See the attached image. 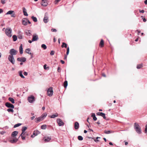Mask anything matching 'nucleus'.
Instances as JSON below:
<instances>
[{
  "instance_id": "4468645a",
  "label": "nucleus",
  "mask_w": 147,
  "mask_h": 147,
  "mask_svg": "<svg viewBox=\"0 0 147 147\" xmlns=\"http://www.w3.org/2000/svg\"><path fill=\"white\" fill-rule=\"evenodd\" d=\"M38 36L37 35H33L32 38V41H37L38 40Z\"/></svg>"
},
{
  "instance_id": "7ed1b4c3",
  "label": "nucleus",
  "mask_w": 147,
  "mask_h": 147,
  "mask_svg": "<svg viewBox=\"0 0 147 147\" xmlns=\"http://www.w3.org/2000/svg\"><path fill=\"white\" fill-rule=\"evenodd\" d=\"M27 127H24L22 128V133L20 135V136H21L22 140H24L25 138V131L27 129Z\"/></svg>"
},
{
  "instance_id": "a18cd8bd",
  "label": "nucleus",
  "mask_w": 147,
  "mask_h": 147,
  "mask_svg": "<svg viewBox=\"0 0 147 147\" xmlns=\"http://www.w3.org/2000/svg\"><path fill=\"white\" fill-rule=\"evenodd\" d=\"M1 3L3 4L5 3V0H1Z\"/></svg>"
},
{
  "instance_id": "39448f33",
  "label": "nucleus",
  "mask_w": 147,
  "mask_h": 147,
  "mask_svg": "<svg viewBox=\"0 0 147 147\" xmlns=\"http://www.w3.org/2000/svg\"><path fill=\"white\" fill-rule=\"evenodd\" d=\"M53 94V88L50 87L48 88L47 90V95L49 96H51Z\"/></svg>"
},
{
  "instance_id": "de8ad7c7",
  "label": "nucleus",
  "mask_w": 147,
  "mask_h": 147,
  "mask_svg": "<svg viewBox=\"0 0 147 147\" xmlns=\"http://www.w3.org/2000/svg\"><path fill=\"white\" fill-rule=\"evenodd\" d=\"M145 133H147V125H146L145 126Z\"/></svg>"
},
{
  "instance_id": "79ce46f5",
  "label": "nucleus",
  "mask_w": 147,
  "mask_h": 147,
  "mask_svg": "<svg viewBox=\"0 0 147 147\" xmlns=\"http://www.w3.org/2000/svg\"><path fill=\"white\" fill-rule=\"evenodd\" d=\"M7 111H8L9 112H13V110L12 109H7Z\"/></svg>"
},
{
  "instance_id": "cd10ccee",
  "label": "nucleus",
  "mask_w": 147,
  "mask_h": 147,
  "mask_svg": "<svg viewBox=\"0 0 147 147\" xmlns=\"http://www.w3.org/2000/svg\"><path fill=\"white\" fill-rule=\"evenodd\" d=\"M113 131H106V130H105L104 131V133L105 134H110V133H113Z\"/></svg>"
},
{
  "instance_id": "7c9ffc66",
  "label": "nucleus",
  "mask_w": 147,
  "mask_h": 147,
  "mask_svg": "<svg viewBox=\"0 0 147 147\" xmlns=\"http://www.w3.org/2000/svg\"><path fill=\"white\" fill-rule=\"evenodd\" d=\"M23 12L24 13V15L25 16H28V14H27V12L26 11V10L25 8H23Z\"/></svg>"
},
{
  "instance_id": "72a5a7b5",
  "label": "nucleus",
  "mask_w": 147,
  "mask_h": 147,
  "mask_svg": "<svg viewBox=\"0 0 147 147\" xmlns=\"http://www.w3.org/2000/svg\"><path fill=\"white\" fill-rule=\"evenodd\" d=\"M30 49L28 48V54H29L31 55L30 58H32L33 57V54L30 52Z\"/></svg>"
},
{
  "instance_id": "a19ab883",
  "label": "nucleus",
  "mask_w": 147,
  "mask_h": 147,
  "mask_svg": "<svg viewBox=\"0 0 147 147\" xmlns=\"http://www.w3.org/2000/svg\"><path fill=\"white\" fill-rule=\"evenodd\" d=\"M21 125V123H18V124H16L14 125V128L16 127H18L20 126Z\"/></svg>"
},
{
  "instance_id": "680f3d73",
  "label": "nucleus",
  "mask_w": 147,
  "mask_h": 147,
  "mask_svg": "<svg viewBox=\"0 0 147 147\" xmlns=\"http://www.w3.org/2000/svg\"><path fill=\"white\" fill-rule=\"evenodd\" d=\"M35 118V117L34 116H33L31 118V120H33L34 118Z\"/></svg>"
},
{
  "instance_id": "37998d69",
  "label": "nucleus",
  "mask_w": 147,
  "mask_h": 147,
  "mask_svg": "<svg viewBox=\"0 0 147 147\" xmlns=\"http://www.w3.org/2000/svg\"><path fill=\"white\" fill-rule=\"evenodd\" d=\"M69 47H68L67 49V52H66V55H68V54L69 53Z\"/></svg>"
},
{
  "instance_id": "f704fd0d",
  "label": "nucleus",
  "mask_w": 147,
  "mask_h": 147,
  "mask_svg": "<svg viewBox=\"0 0 147 147\" xmlns=\"http://www.w3.org/2000/svg\"><path fill=\"white\" fill-rule=\"evenodd\" d=\"M46 127L47 125H42L41 127V128L43 129H46Z\"/></svg>"
},
{
  "instance_id": "bf43d9fd",
  "label": "nucleus",
  "mask_w": 147,
  "mask_h": 147,
  "mask_svg": "<svg viewBox=\"0 0 147 147\" xmlns=\"http://www.w3.org/2000/svg\"><path fill=\"white\" fill-rule=\"evenodd\" d=\"M143 21L144 22H146V20L144 18L143 19Z\"/></svg>"
},
{
  "instance_id": "0e129e2a",
  "label": "nucleus",
  "mask_w": 147,
  "mask_h": 147,
  "mask_svg": "<svg viewBox=\"0 0 147 147\" xmlns=\"http://www.w3.org/2000/svg\"><path fill=\"white\" fill-rule=\"evenodd\" d=\"M32 42H33L32 41V40H28V42H29L30 43H31Z\"/></svg>"
},
{
  "instance_id": "4be33fe9",
  "label": "nucleus",
  "mask_w": 147,
  "mask_h": 147,
  "mask_svg": "<svg viewBox=\"0 0 147 147\" xmlns=\"http://www.w3.org/2000/svg\"><path fill=\"white\" fill-rule=\"evenodd\" d=\"M79 127V123L76 122L74 124V128L76 129H78Z\"/></svg>"
},
{
  "instance_id": "9d476101",
  "label": "nucleus",
  "mask_w": 147,
  "mask_h": 147,
  "mask_svg": "<svg viewBox=\"0 0 147 147\" xmlns=\"http://www.w3.org/2000/svg\"><path fill=\"white\" fill-rule=\"evenodd\" d=\"M57 121L59 126H61L64 125V123L61 119H58Z\"/></svg>"
},
{
  "instance_id": "f8f14e48",
  "label": "nucleus",
  "mask_w": 147,
  "mask_h": 147,
  "mask_svg": "<svg viewBox=\"0 0 147 147\" xmlns=\"http://www.w3.org/2000/svg\"><path fill=\"white\" fill-rule=\"evenodd\" d=\"M96 115L100 116L103 117L104 119H106V117L105 116V114L102 112H98L96 113Z\"/></svg>"
},
{
  "instance_id": "473e14b6",
  "label": "nucleus",
  "mask_w": 147,
  "mask_h": 147,
  "mask_svg": "<svg viewBox=\"0 0 147 147\" xmlns=\"http://www.w3.org/2000/svg\"><path fill=\"white\" fill-rule=\"evenodd\" d=\"M32 19L35 22H36L37 21V19L36 18V17H35L34 16H32L31 17Z\"/></svg>"
},
{
  "instance_id": "dca6fc26",
  "label": "nucleus",
  "mask_w": 147,
  "mask_h": 147,
  "mask_svg": "<svg viewBox=\"0 0 147 147\" xmlns=\"http://www.w3.org/2000/svg\"><path fill=\"white\" fill-rule=\"evenodd\" d=\"M51 139V137H45L43 138L44 141L46 142H47L49 141Z\"/></svg>"
},
{
  "instance_id": "864d4df0",
  "label": "nucleus",
  "mask_w": 147,
  "mask_h": 147,
  "mask_svg": "<svg viewBox=\"0 0 147 147\" xmlns=\"http://www.w3.org/2000/svg\"><path fill=\"white\" fill-rule=\"evenodd\" d=\"M60 68L59 67H58V69H57V71L59 72H60Z\"/></svg>"
},
{
  "instance_id": "6ab92c4d",
  "label": "nucleus",
  "mask_w": 147,
  "mask_h": 147,
  "mask_svg": "<svg viewBox=\"0 0 147 147\" xmlns=\"http://www.w3.org/2000/svg\"><path fill=\"white\" fill-rule=\"evenodd\" d=\"M28 22L27 19L26 18H24L22 20V23L23 24L26 25H27Z\"/></svg>"
},
{
  "instance_id": "a878e982",
  "label": "nucleus",
  "mask_w": 147,
  "mask_h": 147,
  "mask_svg": "<svg viewBox=\"0 0 147 147\" xmlns=\"http://www.w3.org/2000/svg\"><path fill=\"white\" fill-rule=\"evenodd\" d=\"M19 75L20 77L23 78H24V77L23 75V71H20L19 72Z\"/></svg>"
},
{
  "instance_id": "20e7f679",
  "label": "nucleus",
  "mask_w": 147,
  "mask_h": 147,
  "mask_svg": "<svg viewBox=\"0 0 147 147\" xmlns=\"http://www.w3.org/2000/svg\"><path fill=\"white\" fill-rule=\"evenodd\" d=\"M35 100V97L32 95L28 96V102L31 103H33Z\"/></svg>"
},
{
  "instance_id": "c756f323",
  "label": "nucleus",
  "mask_w": 147,
  "mask_h": 147,
  "mask_svg": "<svg viewBox=\"0 0 147 147\" xmlns=\"http://www.w3.org/2000/svg\"><path fill=\"white\" fill-rule=\"evenodd\" d=\"M104 45V41L102 39H101L100 43V46L102 47H103Z\"/></svg>"
},
{
  "instance_id": "2eb2a0df",
  "label": "nucleus",
  "mask_w": 147,
  "mask_h": 147,
  "mask_svg": "<svg viewBox=\"0 0 147 147\" xmlns=\"http://www.w3.org/2000/svg\"><path fill=\"white\" fill-rule=\"evenodd\" d=\"M41 4L42 6H46L47 5L48 3L46 1V0H42Z\"/></svg>"
},
{
  "instance_id": "c03bdc74",
  "label": "nucleus",
  "mask_w": 147,
  "mask_h": 147,
  "mask_svg": "<svg viewBox=\"0 0 147 147\" xmlns=\"http://www.w3.org/2000/svg\"><path fill=\"white\" fill-rule=\"evenodd\" d=\"M54 53H55V52H54V51H51V53H50V55H54Z\"/></svg>"
},
{
  "instance_id": "c9c22d12",
  "label": "nucleus",
  "mask_w": 147,
  "mask_h": 147,
  "mask_svg": "<svg viewBox=\"0 0 147 147\" xmlns=\"http://www.w3.org/2000/svg\"><path fill=\"white\" fill-rule=\"evenodd\" d=\"M12 38H13V40L14 41H16L17 40V37L15 35H14L13 36Z\"/></svg>"
},
{
  "instance_id": "e2e57ef3",
  "label": "nucleus",
  "mask_w": 147,
  "mask_h": 147,
  "mask_svg": "<svg viewBox=\"0 0 147 147\" xmlns=\"http://www.w3.org/2000/svg\"><path fill=\"white\" fill-rule=\"evenodd\" d=\"M144 3H145V4L146 5H147V0H146L144 1Z\"/></svg>"
},
{
  "instance_id": "9b49d317",
  "label": "nucleus",
  "mask_w": 147,
  "mask_h": 147,
  "mask_svg": "<svg viewBox=\"0 0 147 147\" xmlns=\"http://www.w3.org/2000/svg\"><path fill=\"white\" fill-rule=\"evenodd\" d=\"M5 106L8 108H11L12 109L14 108V105L9 102H7L5 104Z\"/></svg>"
},
{
  "instance_id": "412c9836",
  "label": "nucleus",
  "mask_w": 147,
  "mask_h": 147,
  "mask_svg": "<svg viewBox=\"0 0 147 147\" xmlns=\"http://www.w3.org/2000/svg\"><path fill=\"white\" fill-rule=\"evenodd\" d=\"M47 113H45L42 114V115L40 116L42 120L44 119L47 116Z\"/></svg>"
},
{
  "instance_id": "1a4fd4ad",
  "label": "nucleus",
  "mask_w": 147,
  "mask_h": 147,
  "mask_svg": "<svg viewBox=\"0 0 147 147\" xmlns=\"http://www.w3.org/2000/svg\"><path fill=\"white\" fill-rule=\"evenodd\" d=\"M14 11H9L8 12H7L6 13V15H8V14H11V16L12 17H15V15L14 13Z\"/></svg>"
},
{
  "instance_id": "69168bd1",
  "label": "nucleus",
  "mask_w": 147,
  "mask_h": 147,
  "mask_svg": "<svg viewBox=\"0 0 147 147\" xmlns=\"http://www.w3.org/2000/svg\"><path fill=\"white\" fill-rule=\"evenodd\" d=\"M67 55H65V56H64V59H67Z\"/></svg>"
},
{
  "instance_id": "5701e85b",
  "label": "nucleus",
  "mask_w": 147,
  "mask_h": 147,
  "mask_svg": "<svg viewBox=\"0 0 147 147\" xmlns=\"http://www.w3.org/2000/svg\"><path fill=\"white\" fill-rule=\"evenodd\" d=\"M18 139L16 138H14L12 140H10V142L12 143H15L18 141Z\"/></svg>"
},
{
  "instance_id": "bb28decb",
  "label": "nucleus",
  "mask_w": 147,
  "mask_h": 147,
  "mask_svg": "<svg viewBox=\"0 0 147 147\" xmlns=\"http://www.w3.org/2000/svg\"><path fill=\"white\" fill-rule=\"evenodd\" d=\"M91 116L93 117V119L94 121H96L97 119L96 117L95 114L94 113H92Z\"/></svg>"
},
{
  "instance_id": "393cba45",
  "label": "nucleus",
  "mask_w": 147,
  "mask_h": 147,
  "mask_svg": "<svg viewBox=\"0 0 147 147\" xmlns=\"http://www.w3.org/2000/svg\"><path fill=\"white\" fill-rule=\"evenodd\" d=\"M58 116V114L56 113L55 115H51L49 116L50 118H54L56 117H57Z\"/></svg>"
},
{
  "instance_id": "4d7b16f0",
  "label": "nucleus",
  "mask_w": 147,
  "mask_h": 147,
  "mask_svg": "<svg viewBox=\"0 0 147 147\" xmlns=\"http://www.w3.org/2000/svg\"><path fill=\"white\" fill-rule=\"evenodd\" d=\"M46 66H47V65L46 64H45V65H44V69H46Z\"/></svg>"
},
{
  "instance_id": "774afa93",
  "label": "nucleus",
  "mask_w": 147,
  "mask_h": 147,
  "mask_svg": "<svg viewBox=\"0 0 147 147\" xmlns=\"http://www.w3.org/2000/svg\"><path fill=\"white\" fill-rule=\"evenodd\" d=\"M45 109V107H43L42 108V109L43 110H44Z\"/></svg>"
},
{
  "instance_id": "4c0bfd02",
  "label": "nucleus",
  "mask_w": 147,
  "mask_h": 147,
  "mask_svg": "<svg viewBox=\"0 0 147 147\" xmlns=\"http://www.w3.org/2000/svg\"><path fill=\"white\" fill-rule=\"evenodd\" d=\"M41 47L42 48H43L44 49H46L47 48L46 45L44 44L42 45Z\"/></svg>"
},
{
  "instance_id": "423d86ee",
  "label": "nucleus",
  "mask_w": 147,
  "mask_h": 147,
  "mask_svg": "<svg viewBox=\"0 0 147 147\" xmlns=\"http://www.w3.org/2000/svg\"><path fill=\"white\" fill-rule=\"evenodd\" d=\"M18 53V51L13 49H11L9 51V53L10 54V55H12V56L16 55Z\"/></svg>"
},
{
  "instance_id": "ea45409f",
  "label": "nucleus",
  "mask_w": 147,
  "mask_h": 147,
  "mask_svg": "<svg viewBox=\"0 0 147 147\" xmlns=\"http://www.w3.org/2000/svg\"><path fill=\"white\" fill-rule=\"evenodd\" d=\"M142 67V64H140L138 65L137 67V68L138 69H140Z\"/></svg>"
},
{
  "instance_id": "e433bc0d",
  "label": "nucleus",
  "mask_w": 147,
  "mask_h": 147,
  "mask_svg": "<svg viewBox=\"0 0 147 147\" xmlns=\"http://www.w3.org/2000/svg\"><path fill=\"white\" fill-rule=\"evenodd\" d=\"M64 87L66 88L67 86V81H65L64 83Z\"/></svg>"
},
{
  "instance_id": "0eeeda50",
  "label": "nucleus",
  "mask_w": 147,
  "mask_h": 147,
  "mask_svg": "<svg viewBox=\"0 0 147 147\" xmlns=\"http://www.w3.org/2000/svg\"><path fill=\"white\" fill-rule=\"evenodd\" d=\"M40 133V132L38 131V130H35L34 131L33 134L31 135V138H33Z\"/></svg>"
},
{
  "instance_id": "c85d7f7f",
  "label": "nucleus",
  "mask_w": 147,
  "mask_h": 147,
  "mask_svg": "<svg viewBox=\"0 0 147 147\" xmlns=\"http://www.w3.org/2000/svg\"><path fill=\"white\" fill-rule=\"evenodd\" d=\"M8 100L9 101H11L12 103L14 104L15 103L14 100L13 98L9 97V98Z\"/></svg>"
},
{
  "instance_id": "ddd939ff",
  "label": "nucleus",
  "mask_w": 147,
  "mask_h": 147,
  "mask_svg": "<svg viewBox=\"0 0 147 147\" xmlns=\"http://www.w3.org/2000/svg\"><path fill=\"white\" fill-rule=\"evenodd\" d=\"M17 60L18 61L24 62L26 61V58L24 57L18 58Z\"/></svg>"
},
{
  "instance_id": "a211bd4d",
  "label": "nucleus",
  "mask_w": 147,
  "mask_h": 147,
  "mask_svg": "<svg viewBox=\"0 0 147 147\" xmlns=\"http://www.w3.org/2000/svg\"><path fill=\"white\" fill-rule=\"evenodd\" d=\"M43 120L40 117H38V118H36L35 119V121L36 123H38L40 121L42 120Z\"/></svg>"
},
{
  "instance_id": "aec40b11",
  "label": "nucleus",
  "mask_w": 147,
  "mask_h": 147,
  "mask_svg": "<svg viewBox=\"0 0 147 147\" xmlns=\"http://www.w3.org/2000/svg\"><path fill=\"white\" fill-rule=\"evenodd\" d=\"M18 133V132L17 131H15L13 132L11 134V136L12 137H14L16 136Z\"/></svg>"
},
{
  "instance_id": "6e6d98bb",
  "label": "nucleus",
  "mask_w": 147,
  "mask_h": 147,
  "mask_svg": "<svg viewBox=\"0 0 147 147\" xmlns=\"http://www.w3.org/2000/svg\"><path fill=\"white\" fill-rule=\"evenodd\" d=\"M4 133V132L2 131H0V134H3Z\"/></svg>"
},
{
  "instance_id": "f3484780",
  "label": "nucleus",
  "mask_w": 147,
  "mask_h": 147,
  "mask_svg": "<svg viewBox=\"0 0 147 147\" xmlns=\"http://www.w3.org/2000/svg\"><path fill=\"white\" fill-rule=\"evenodd\" d=\"M48 16L45 14V17L43 19V21L45 23H47L48 22Z\"/></svg>"
},
{
  "instance_id": "603ef678",
  "label": "nucleus",
  "mask_w": 147,
  "mask_h": 147,
  "mask_svg": "<svg viewBox=\"0 0 147 147\" xmlns=\"http://www.w3.org/2000/svg\"><path fill=\"white\" fill-rule=\"evenodd\" d=\"M61 63L62 64H63L64 63H65V62L64 61H63V60H61Z\"/></svg>"
},
{
  "instance_id": "f257e3e1",
  "label": "nucleus",
  "mask_w": 147,
  "mask_h": 147,
  "mask_svg": "<svg viewBox=\"0 0 147 147\" xmlns=\"http://www.w3.org/2000/svg\"><path fill=\"white\" fill-rule=\"evenodd\" d=\"M134 129L137 133L140 134L142 133V130L139 125L137 123H135L134 124Z\"/></svg>"
},
{
  "instance_id": "49530a36",
  "label": "nucleus",
  "mask_w": 147,
  "mask_h": 147,
  "mask_svg": "<svg viewBox=\"0 0 147 147\" xmlns=\"http://www.w3.org/2000/svg\"><path fill=\"white\" fill-rule=\"evenodd\" d=\"M51 31L53 32H57V30L56 29L52 28L51 29Z\"/></svg>"
},
{
  "instance_id": "13d9d810",
  "label": "nucleus",
  "mask_w": 147,
  "mask_h": 147,
  "mask_svg": "<svg viewBox=\"0 0 147 147\" xmlns=\"http://www.w3.org/2000/svg\"><path fill=\"white\" fill-rule=\"evenodd\" d=\"M102 75L104 77H105L106 76L105 74L104 73H102Z\"/></svg>"
},
{
  "instance_id": "052dcab7",
  "label": "nucleus",
  "mask_w": 147,
  "mask_h": 147,
  "mask_svg": "<svg viewBox=\"0 0 147 147\" xmlns=\"http://www.w3.org/2000/svg\"><path fill=\"white\" fill-rule=\"evenodd\" d=\"M3 12V10L2 9H0V13H2Z\"/></svg>"
},
{
  "instance_id": "2f4dec72",
  "label": "nucleus",
  "mask_w": 147,
  "mask_h": 147,
  "mask_svg": "<svg viewBox=\"0 0 147 147\" xmlns=\"http://www.w3.org/2000/svg\"><path fill=\"white\" fill-rule=\"evenodd\" d=\"M61 47L62 48H63L64 47H65V48H67V45L66 43L65 42H63L62 45Z\"/></svg>"
},
{
  "instance_id": "f03ea898",
  "label": "nucleus",
  "mask_w": 147,
  "mask_h": 147,
  "mask_svg": "<svg viewBox=\"0 0 147 147\" xmlns=\"http://www.w3.org/2000/svg\"><path fill=\"white\" fill-rule=\"evenodd\" d=\"M12 30L10 28H8L5 29V33L9 37H11L12 36L11 34Z\"/></svg>"
},
{
  "instance_id": "09e8293b",
  "label": "nucleus",
  "mask_w": 147,
  "mask_h": 147,
  "mask_svg": "<svg viewBox=\"0 0 147 147\" xmlns=\"http://www.w3.org/2000/svg\"><path fill=\"white\" fill-rule=\"evenodd\" d=\"M140 12L142 13H144V11L143 10H139Z\"/></svg>"
},
{
  "instance_id": "338daca9",
  "label": "nucleus",
  "mask_w": 147,
  "mask_h": 147,
  "mask_svg": "<svg viewBox=\"0 0 147 147\" xmlns=\"http://www.w3.org/2000/svg\"><path fill=\"white\" fill-rule=\"evenodd\" d=\"M109 145H113V144L111 142H109Z\"/></svg>"
},
{
  "instance_id": "6e6552de",
  "label": "nucleus",
  "mask_w": 147,
  "mask_h": 147,
  "mask_svg": "<svg viewBox=\"0 0 147 147\" xmlns=\"http://www.w3.org/2000/svg\"><path fill=\"white\" fill-rule=\"evenodd\" d=\"M9 61L13 64H14L15 62L14 57L12 55H9L8 58Z\"/></svg>"
},
{
  "instance_id": "b1692460",
  "label": "nucleus",
  "mask_w": 147,
  "mask_h": 147,
  "mask_svg": "<svg viewBox=\"0 0 147 147\" xmlns=\"http://www.w3.org/2000/svg\"><path fill=\"white\" fill-rule=\"evenodd\" d=\"M22 45L21 44L19 47V51L20 53L22 54L23 53V48H22Z\"/></svg>"
},
{
  "instance_id": "3c124183",
  "label": "nucleus",
  "mask_w": 147,
  "mask_h": 147,
  "mask_svg": "<svg viewBox=\"0 0 147 147\" xmlns=\"http://www.w3.org/2000/svg\"><path fill=\"white\" fill-rule=\"evenodd\" d=\"M18 38L19 39H22V36L21 35H19L18 36Z\"/></svg>"
},
{
  "instance_id": "58836bf2",
  "label": "nucleus",
  "mask_w": 147,
  "mask_h": 147,
  "mask_svg": "<svg viewBox=\"0 0 147 147\" xmlns=\"http://www.w3.org/2000/svg\"><path fill=\"white\" fill-rule=\"evenodd\" d=\"M78 139L79 140H83V138L81 136H78Z\"/></svg>"
},
{
  "instance_id": "8fccbe9b",
  "label": "nucleus",
  "mask_w": 147,
  "mask_h": 147,
  "mask_svg": "<svg viewBox=\"0 0 147 147\" xmlns=\"http://www.w3.org/2000/svg\"><path fill=\"white\" fill-rule=\"evenodd\" d=\"M24 74L25 75V76H27L28 74V73L27 72H24Z\"/></svg>"
},
{
  "instance_id": "5fc2aeb1",
  "label": "nucleus",
  "mask_w": 147,
  "mask_h": 147,
  "mask_svg": "<svg viewBox=\"0 0 147 147\" xmlns=\"http://www.w3.org/2000/svg\"><path fill=\"white\" fill-rule=\"evenodd\" d=\"M136 32H138V35H139V33H140V31L138 30H137L136 31Z\"/></svg>"
}]
</instances>
